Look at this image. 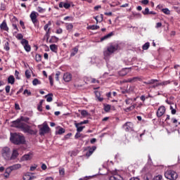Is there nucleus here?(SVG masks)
<instances>
[{
	"label": "nucleus",
	"instance_id": "obj_1",
	"mask_svg": "<svg viewBox=\"0 0 180 180\" xmlns=\"http://www.w3.org/2000/svg\"><path fill=\"white\" fill-rule=\"evenodd\" d=\"M23 122H29V117H20L11 123V127H15L16 129H20L24 133H28V134L36 135L37 134V129H32L30 126Z\"/></svg>",
	"mask_w": 180,
	"mask_h": 180
},
{
	"label": "nucleus",
	"instance_id": "obj_2",
	"mask_svg": "<svg viewBox=\"0 0 180 180\" xmlns=\"http://www.w3.org/2000/svg\"><path fill=\"white\" fill-rule=\"evenodd\" d=\"M10 141L17 146L25 144V136L18 133L11 134Z\"/></svg>",
	"mask_w": 180,
	"mask_h": 180
},
{
	"label": "nucleus",
	"instance_id": "obj_3",
	"mask_svg": "<svg viewBox=\"0 0 180 180\" xmlns=\"http://www.w3.org/2000/svg\"><path fill=\"white\" fill-rule=\"evenodd\" d=\"M119 49V44H110L109 46H108L107 50L104 51L103 54L105 57H109L111 54H113L115 51H117Z\"/></svg>",
	"mask_w": 180,
	"mask_h": 180
},
{
	"label": "nucleus",
	"instance_id": "obj_4",
	"mask_svg": "<svg viewBox=\"0 0 180 180\" xmlns=\"http://www.w3.org/2000/svg\"><path fill=\"white\" fill-rule=\"evenodd\" d=\"M11 148L8 146H5L2 148L1 150V157L5 160V161H11Z\"/></svg>",
	"mask_w": 180,
	"mask_h": 180
},
{
	"label": "nucleus",
	"instance_id": "obj_5",
	"mask_svg": "<svg viewBox=\"0 0 180 180\" xmlns=\"http://www.w3.org/2000/svg\"><path fill=\"white\" fill-rule=\"evenodd\" d=\"M165 176L167 179L176 180L178 179V173L174 170H167L165 172Z\"/></svg>",
	"mask_w": 180,
	"mask_h": 180
},
{
	"label": "nucleus",
	"instance_id": "obj_6",
	"mask_svg": "<svg viewBox=\"0 0 180 180\" xmlns=\"http://www.w3.org/2000/svg\"><path fill=\"white\" fill-rule=\"evenodd\" d=\"M37 16H39V13L36 11H32L30 15V18L34 26L39 23V20H37Z\"/></svg>",
	"mask_w": 180,
	"mask_h": 180
},
{
	"label": "nucleus",
	"instance_id": "obj_7",
	"mask_svg": "<svg viewBox=\"0 0 180 180\" xmlns=\"http://www.w3.org/2000/svg\"><path fill=\"white\" fill-rule=\"evenodd\" d=\"M22 168V165L18 163L15 165H13L12 166H10L6 169V172H8V174H11L12 171H16L18 169H20Z\"/></svg>",
	"mask_w": 180,
	"mask_h": 180
},
{
	"label": "nucleus",
	"instance_id": "obj_8",
	"mask_svg": "<svg viewBox=\"0 0 180 180\" xmlns=\"http://www.w3.org/2000/svg\"><path fill=\"white\" fill-rule=\"evenodd\" d=\"M21 44L23 46L27 53H30V51H31L32 47H30V45L29 44V41L27 39H22L21 40Z\"/></svg>",
	"mask_w": 180,
	"mask_h": 180
},
{
	"label": "nucleus",
	"instance_id": "obj_9",
	"mask_svg": "<svg viewBox=\"0 0 180 180\" xmlns=\"http://www.w3.org/2000/svg\"><path fill=\"white\" fill-rule=\"evenodd\" d=\"M49 26H51V21H49L44 27V30L46 32L45 37L47 40L50 38V28H49Z\"/></svg>",
	"mask_w": 180,
	"mask_h": 180
},
{
	"label": "nucleus",
	"instance_id": "obj_10",
	"mask_svg": "<svg viewBox=\"0 0 180 180\" xmlns=\"http://www.w3.org/2000/svg\"><path fill=\"white\" fill-rule=\"evenodd\" d=\"M123 129L125 131H132V130L134 129V125H133V123L131 122H127L123 126Z\"/></svg>",
	"mask_w": 180,
	"mask_h": 180
},
{
	"label": "nucleus",
	"instance_id": "obj_11",
	"mask_svg": "<svg viewBox=\"0 0 180 180\" xmlns=\"http://www.w3.org/2000/svg\"><path fill=\"white\" fill-rule=\"evenodd\" d=\"M19 157V151L18 149L13 150V152L11 153L10 156V161H13L14 160H16Z\"/></svg>",
	"mask_w": 180,
	"mask_h": 180
},
{
	"label": "nucleus",
	"instance_id": "obj_12",
	"mask_svg": "<svg viewBox=\"0 0 180 180\" xmlns=\"http://www.w3.org/2000/svg\"><path fill=\"white\" fill-rule=\"evenodd\" d=\"M49 130H50V127H49V125L45 124L39 129V134L40 136H44L46 133H49Z\"/></svg>",
	"mask_w": 180,
	"mask_h": 180
},
{
	"label": "nucleus",
	"instance_id": "obj_13",
	"mask_svg": "<svg viewBox=\"0 0 180 180\" xmlns=\"http://www.w3.org/2000/svg\"><path fill=\"white\" fill-rule=\"evenodd\" d=\"M164 113H165V107L160 106L157 111L158 117H161V116H162Z\"/></svg>",
	"mask_w": 180,
	"mask_h": 180
},
{
	"label": "nucleus",
	"instance_id": "obj_14",
	"mask_svg": "<svg viewBox=\"0 0 180 180\" xmlns=\"http://www.w3.org/2000/svg\"><path fill=\"white\" fill-rule=\"evenodd\" d=\"M63 79L65 82H70L72 79V75L70 73L66 72L63 75Z\"/></svg>",
	"mask_w": 180,
	"mask_h": 180
},
{
	"label": "nucleus",
	"instance_id": "obj_15",
	"mask_svg": "<svg viewBox=\"0 0 180 180\" xmlns=\"http://www.w3.org/2000/svg\"><path fill=\"white\" fill-rule=\"evenodd\" d=\"M33 155H32V153H28V154H26V155H24L21 160L22 161H29L30 160H32Z\"/></svg>",
	"mask_w": 180,
	"mask_h": 180
},
{
	"label": "nucleus",
	"instance_id": "obj_16",
	"mask_svg": "<svg viewBox=\"0 0 180 180\" xmlns=\"http://www.w3.org/2000/svg\"><path fill=\"white\" fill-rule=\"evenodd\" d=\"M59 8H65V9H70V8H71V4H70V3L60 2L59 4Z\"/></svg>",
	"mask_w": 180,
	"mask_h": 180
},
{
	"label": "nucleus",
	"instance_id": "obj_17",
	"mask_svg": "<svg viewBox=\"0 0 180 180\" xmlns=\"http://www.w3.org/2000/svg\"><path fill=\"white\" fill-rule=\"evenodd\" d=\"M96 150V146H92L89 148V150L86 153V157H91V154H94V151Z\"/></svg>",
	"mask_w": 180,
	"mask_h": 180
},
{
	"label": "nucleus",
	"instance_id": "obj_18",
	"mask_svg": "<svg viewBox=\"0 0 180 180\" xmlns=\"http://www.w3.org/2000/svg\"><path fill=\"white\" fill-rule=\"evenodd\" d=\"M0 29H1V30H5L6 32L9 30V27H8V25H6V20H4L3 22L0 25Z\"/></svg>",
	"mask_w": 180,
	"mask_h": 180
},
{
	"label": "nucleus",
	"instance_id": "obj_19",
	"mask_svg": "<svg viewBox=\"0 0 180 180\" xmlns=\"http://www.w3.org/2000/svg\"><path fill=\"white\" fill-rule=\"evenodd\" d=\"M109 180H124L123 177H122L119 174H115L114 176H111Z\"/></svg>",
	"mask_w": 180,
	"mask_h": 180
},
{
	"label": "nucleus",
	"instance_id": "obj_20",
	"mask_svg": "<svg viewBox=\"0 0 180 180\" xmlns=\"http://www.w3.org/2000/svg\"><path fill=\"white\" fill-rule=\"evenodd\" d=\"M75 127L77 128V133H81V131H82V130H84L85 127H79L81 126V124L79 123H75Z\"/></svg>",
	"mask_w": 180,
	"mask_h": 180
},
{
	"label": "nucleus",
	"instance_id": "obj_21",
	"mask_svg": "<svg viewBox=\"0 0 180 180\" xmlns=\"http://www.w3.org/2000/svg\"><path fill=\"white\" fill-rule=\"evenodd\" d=\"M129 68H124L122 69L120 72V75H121V77H124V75H127V73L129 72Z\"/></svg>",
	"mask_w": 180,
	"mask_h": 180
},
{
	"label": "nucleus",
	"instance_id": "obj_22",
	"mask_svg": "<svg viewBox=\"0 0 180 180\" xmlns=\"http://www.w3.org/2000/svg\"><path fill=\"white\" fill-rule=\"evenodd\" d=\"M50 50L53 53H57V50H58V46L56 44H51L49 46Z\"/></svg>",
	"mask_w": 180,
	"mask_h": 180
},
{
	"label": "nucleus",
	"instance_id": "obj_23",
	"mask_svg": "<svg viewBox=\"0 0 180 180\" xmlns=\"http://www.w3.org/2000/svg\"><path fill=\"white\" fill-rule=\"evenodd\" d=\"M8 84H11V85H13L15 84V77L13 75H10L8 78Z\"/></svg>",
	"mask_w": 180,
	"mask_h": 180
},
{
	"label": "nucleus",
	"instance_id": "obj_24",
	"mask_svg": "<svg viewBox=\"0 0 180 180\" xmlns=\"http://www.w3.org/2000/svg\"><path fill=\"white\" fill-rule=\"evenodd\" d=\"M112 36H113V32H110L107 35H105V36L103 37L102 38H101V41H103V40H106L108 39H110V37H112Z\"/></svg>",
	"mask_w": 180,
	"mask_h": 180
},
{
	"label": "nucleus",
	"instance_id": "obj_25",
	"mask_svg": "<svg viewBox=\"0 0 180 180\" xmlns=\"http://www.w3.org/2000/svg\"><path fill=\"white\" fill-rule=\"evenodd\" d=\"M95 95H96L97 99L99 101V102H102V101H103V98H101V92L96 91Z\"/></svg>",
	"mask_w": 180,
	"mask_h": 180
},
{
	"label": "nucleus",
	"instance_id": "obj_26",
	"mask_svg": "<svg viewBox=\"0 0 180 180\" xmlns=\"http://www.w3.org/2000/svg\"><path fill=\"white\" fill-rule=\"evenodd\" d=\"M73 28H74V25H72V23H66L67 30H68L69 32H71V30H72Z\"/></svg>",
	"mask_w": 180,
	"mask_h": 180
},
{
	"label": "nucleus",
	"instance_id": "obj_27",
	"mask_svg": "<svg viewBox=\"0 0 180 180\" xmlns=\"http://www.w3.org/2000/svg\"><path fill=\"white\" fill-rule=\"evenodd\" d=\"M87 29L89 30H98V29H99V26L98 25H90V26L87 27Z\"/></svg>",
	"mask_w": 180,
	"mask_h": 180
},
{
	"label": "nucleus",
	"instance_id": "obj_28",
	"mask_svg": "<svg viewBox=\"0 0 180 180\" xmlns=\"http://www.w3.org/2000/svg\"><path fill=\"white\" fill-rule=\"evenodd\" d=\"M103 108H104L105 112H108L112 108V105H110L109 104H104Z\"/></svg>",
	"mask_w": 180,
	"mask_h": 180
},
{
	"label": "nucleus",
	"instance_id": "obj_29",
	"mask_svg": "<svg viewBox=\"0 0 180 180\" xmlns=\"http://www.w3.org/2000/svg\"><path fill=\"white\" fill-rule=\"evenodd\" d=\"M155 82H158V79H150L145 82V84H146V85H151V84H154Z\"/></svg>",
	"mask_w": 180,
	"mask_h": 180
},
{
	"label": "nucleus",
	"instance_id": "obj_30",
	"mask_svg": "<svg viewBox=\"0 0 180 180\" xmlns=\"http://www.w3.org/2000/svg\"><path fill=\"white\" fill-rule=\"evenodd\" d=\"M77 53H78V48L75 47L73 49V51L71 52L70 57H74V56H75Z\"/></svg>",
	"mask_w": 180,
	"mask_h": 180
},
{
	"label": "nucleus",
	"instance_id": "obj_31",
	"mask_svg": "<svg viewBox=\"0 0 180 180\" xmlns=\"http://www.w3.org/2000/svg\"><path fill=\"white\" fill-rule=\"evenodd\" d=\"M40 84H41V82H40V80H39L38 79H34L32 81V85L34 86L40 85Z\"/></svg>",
	"mask_w": 180,
	"mask_h": 180
},
{
	"label": "nucleus",
	"instance_id": "obj_32",
	"mask_svg": "<svg viewBox=\"0 0 180 180\" xmlns=\"http://www.w3.org/2000/svg\"><path fill=\"white\" fill-rule=\"evenodd\" d=\"M143 50H148L150 49V42H146L142 46Z\"/></svg>",
	"mask_w": 180,
	"mask_h": 180
},
{
	"label": "nucleus",
	"instance_id": "obj_33",
	"mask_svg": "<svg viewBox=\"0 0 180 180\" xmlns=\"http://www.w3.org/2000/svg\"><path fill=\"white\" fill-rule=\"evenodd\" d=\"M37 11L39 13H44V12H46V8H43L41 6H38L37 8Z\"/></svg>",
	"mask_w": 180,
	"mask_h": 180
},
{
	"label": "nucleus",
	"instance_id": "obj_34",
	"mask_svg": "<svg viewBox=\"0 0 180 180\" xmlns=\"http://www.w3.org/2000/svg\"><path fill=\"white\" fill-rule=\"evenodd\" d=\"M32 179H33V177H32L30 174H27L23 176V180H32Z\"/></svg>",
	"mask_w": 180,
	"mask_h": 180
},
{
	"label": "nucleus",
	"instance_id": "obj_35",
	"mask_svg": "<svg viewBox=\"0 0 180 180\" xmlns=\"http://www.w3.org/2000/svg\"><path fill=\"white\" fill-rule=\"evenodd\" d=\"M162 12H163V13H165V15H170L171 13V11L168 8L162 9Z\"/></svg>",
	"mask_w": 180,
	"mask_h": 180
},
{
	"label": "nucleus",
	"instance_id": "obj_36",
	"mask_svg": "<svg viewBox=\"0 0 180 180\" xmlns=\"http://www.w3.org/2000/svg\"><path fill=\"white\" fill-rule=\"evenodd\" d=\"M143 15H150V9L148 8H146L144 11H142Z\"/></svg>",
	"mask_w": 180,
	"mask_h": 180
},
{
	"label": "nucleus",
	"instance_id": "obj_37",
	"mask_svg": "<svg viewBox=\"0 0 180 180\" xmlns=\"http://www.w3.org/2000/svg\"><path fill=\"white\" fill-rule=\"evenodd\" d=\"M35 60L37 63L41 61V56L40 54H37L35 56Z\"/></svg>",
	"mask_w": 180,
	"mask_h": 180
},
{
	"label": "nucleus",
	"instance_id": "obj_38",
	"mask_svg": "<svg viewBox=\"0 0 180 180\" xmlns=\"http://www.w3.org/2000/svg\"><path fill=\"white\" fill-rule=\"evenodd\" d=\"M63 133H65V129L63 128H60L59 130L57 131V134H63Z\"/></svg>",
	"mask_w": 180,
	"mask_h": 180
},
{
	"label": "nucleus",
	"instance_id": "obj_39",
	"mask_svg": "<svg viewBox=\"0 0 180 180\" xmlns=\"http://www.w3.org/2000/svg\"><path fill=\"white\" fill-rule=\"evenodd\" d=\"M4 49L6 51H9V50L11 49V48H9V42L7 41L5 43Z\"/></svg>",
	"mask_w": 180,
	"mask_h": 180
},
{
	"label": "nucleus",
	"instance_id": "obj_40",
	"mask_svg": "<svg viewBox=\"0 0 180 180\" xmlns=\"http://www.w3.org/2000/svg\"><path fill=\"white\" fill-rule=\"evenodd\" d=\"M16 39H18V40H23V34H18L16 35Z\"/></svg>",
	"mask_w": 180,
	"mask_h": 180
},
{
	"label": "nucleus",
	"instance_id": "obj_41",
	"mask_svg": "<svg viewBox=\"0 0 180 180\" xmlns=\"http://www.w3.org/2000/svg\"><path fill=\"white\" fill-rule=\"evenodd\" d=\"M82 116H88L89 113L86 110H82L81 111Z\"/></svg>",
	"mask_w": 180,
	"mask_h": 180
},
{
	"label": "nucleus",
	"instance_id": "obj_42",
	"mask_svg": "<svg viewBox=\"0 0 180 180\" xmlns=\"http://www.w3.org/2000/svg\"><path fill=\"white\" fill-rule=\"evenodd\" d=\"M134 109V105H131L125 109V112H130V110H133Z\"/></svg>",
	"mask_w": 180,
	"mask_h": 180
},
{
	"label": "nucleus",
	"instance_id": "obj_43",
	"mask_svg": "<svg viewBox=\"0 0 180 180\" xmlns=\"http://www.w3.org/2000/svg\"><path fill=\"white\" fill-rule=\"evenodd\" d=\"M60 75H61V72H57L56 74V81H60V79H59Z\"/></svg>",
	"mask_w": 180,
	"mask_h": 180
},
{
	"label": "nucleus",
	"instance_id": "obj_44",
	"mask_svg": "<svg viewBox=\"0 0 180 180\" xmlns=\"http://www.w3.org/2000/svg\"><path fill=\"white\" fill-rule=\"evenodd\" d=\"M24 95H27V96H30V95H32V92L29 91V90L25 89L23 92Z\"/></svg>",
	"mask_w": 180,
	"mask_h": 180
},
{
	"label": "nucleus",
	"instance_id": "obj_45",
	"mask_svg": "<svg viewBox=\"0 0 180 180\" xmlns=\"http://www.w3.org/2000/svg\"><path fill=\"white\" fill-rule=\"evenodd\" d=\"M49 79L51 86H53V85H54V83L53 82V77L49 76Z\"/></svg>",
	"mask_w": 180,
	"mask_h": 180
},
{
	"label": "nucleus",
	"instance_id": "obj_46",
	"mask_svg": "<svg viewBox=\"0 0 180 180\" xmlns=\"http://www.w3.org/2000/svg\"><path fill=\"white\" fill-rule=\"evenodd\" d=\"M25 76H26V78H30L31 75H30V71L29 70H26L25 71Z\"/></svg>",
	"mask_w": 180,
	"mask_h": 180
},
{
	"label": "nucleus",
	"instance_id": "obj_47",
	"mask_svg": "<svg viewBox=\"0 0 180 180\" xmlns=\"http://www.w3.org/2000/svg\"><path fill=\"white\" fill-rule=\"evenodd\" d=\"M15 77L16 79H20V77H19V72H18V70L15 71Z\"/></svg>",
	"mask_w": 180,
	"mask_h": 180
},
{
	"label": "nucleus",
	"instance_id": "obj_48",
	"mask_svg": "<svg viewBox=\"0 0 180 180\" xmlns=\"http://www.w3.org/2000/svg\"><path fill=\"white\" fill-rule=\"evenodd\" d=\"M6 94H9V92H11V86L8 85L6 86Z\"/></svg>",
	"mask_w": 180,
	"mask_h": 180
},
{
	"label": "nucleus",
	"instance_id": "obj_49",
	"mask_svg": "<svg viewBox=\"0 0 180 180\" xmlns=\"http://www.w3.org/2000/svg\"><path fill=\"white\" fill-rule=\"evenodd\" d=\"M41 168L43 171H46V169H47V165H46V164H42Z\"/></svg>",
	"mask_w": 180,
	"mask_h": 180
},
{
	"label": "nucleus",
	"instance_id": "obj_50",
	"mask_svg": "<svg viewBox=\"0 0 180 180\" xmlns=\"http://www.w3.org/2000/svg\"><path fill=\"white\" fill-rule=\"evenodd\" d=\"M37 168V165H34V166L30 167V171H34Z\"/></svg>",
	"mask_w": 180,
	"mask_h": 180
},
{
	"label": "nucleus",
	"instance_id": "obj_51",
	"mask_svg": "<svg viewBox=\"0 0 180 180\" xmlns=\"http://www.w3.org/2000/svg\"><path fill=\"white\" fill-rule=\"evenodd\" d=\"M59 174L60 175H64V174H65V170L64 169H61L59 170Z\"/></svg>",
	"mask_w": 180,
	"mask_h": 180
},
{
	"label": "nucleus",
	"instance_id": "obj_52",
	"mask_svg": "<svg viewBox=\"0 0 180 180\" xmlns=\"http://www.w3.org/2000/svg\"><path fill=\"white\" fill-rule=\"evenodd\" d=\"M0 9H1V11H5V9H6V7L5 6V5L4 4H1Z\"/></svg>",
	"mask_w": 180,
	"mask_h": 180
},
{
	"label": "nucleus",
	"instance_id": "obj_53",
	"mask_svg": "<svg viewBox=\"0 0 180 180\" xmlns=\"http://www.w3.org/2000/svg\"><path fill=\"white\" fill-rule=\"evenodd\" d=\"M56 33L57 34H61V33H63V29L59 28L56 30Z\"/></svg>",
	"mask_w": 180,
	"mask_h": 180
},
{
	"label": "nucleus",
	"instance_id": "obj_54",
	"mask_svg": "<svg viewBox=\"0 0 180 180\" xmlns=\"http://www.w3.org/2000/svg\"><path fill=\"white\" fill-rule=\"evenodd\" d=\"M15 109L16 110H20V106H19V104H18V103L15 104Z\"/></svg>",
	"mask_w": 180,
	"mask_h": 180
},
{
	"label": "nucleus",
	"instance_id": "obj_55",
	"mask_svg": "<svg viewBox=\"0 0 180 180\" xmlns=\"http://www.w3.org/2000/svg\"><path fill=\"white\" fill-rule=\"evenodd\" d=\"M13 27L14 30L19 32V29L18 28V25H16V24H13Z\"/></svg>",
	"mask_w": 180,
	"mask_h": 180
},
{
	"label": "nucleus",
	"instance_id": "obj_56",
	"mask_svg": "<svg viewBox=\"0 0 180 180\" xmlns=\"http://www.w3.org/2000/svg\"><path fill=\"white\" fill-rule=\"evenodd\" d=\"M154 180H162V176L158 175L155 178Z\"/></svg>",
	"mask_w": 180,
	"mask_h": 180
},
{
	"label": "nucleus",
	"instance_id": "obj_57",
	"mask_svg": "<svg viewBox=\"0 0 180 180\" xmlns=\"http://www.w3.org/2000/svg\"><path fill=\"white\" fill-rule=\"evenodd\" d=\"M103 20V15L101 14L100 16H98V22H102Z\"/></svg>",
	"mask_w": 180,
	"mask_h": 180
},
{
	"label": "nucleus",
	"instance_id": "obj_58",
	"mask_svg": "<svg viewBox=\"0 0 180 180\" xmlns=\"http://www.w3.org/2000/svg\"><path fill=\"white\" fill-rule=\"evenodd\" d=\"M87 123H89V121L88 120L79 122V124H87Z\"/></svg>",
	"mask_w": 180,
	"mask_h": 180
},
{
	"label": "nucleus",
	"instance_id": "obj_59",
	"mask_svg": "<svg viewBox=\"0 0 180 180\" xmlns=\"http://www.w3.org/2000/svg\"><path fill=\"white\" fill-rule=\"evenodd\" d=\"M20 25L21 27H22V29H25V22H23V21L20 20Z\"/></svg>",
	"mask_w": 180,
	"mask_h": 180
},
{
	"label": "nucleus",
	"instance_id": "obj_60",
	"mask_svg": "<svg viewBox=\"0 0 180 180\" xmlns=\"http://www.w3.org/2000/svg\"><path fill=\"white\" fill-rule=\"evenodd\" d=\"M141 4L143 5H148V0H142Z\"/></svg>",
	"mask_w": 180,
	"mask_h": 180
},
{
	"label": "nucleus",
	"instance_id": "obj_61",
	"mask_svg": "<svg viewBox=\"0 0 180 180\" xmlns=\"http://www.w3.org/2000/svg\"><path fill=\"white\" fill-rule=\"evenodd\" d=\"M79 137H81V134L79 132L76 133L75 139H79Z\"/></svg>",
	"mask_w": 180,
	"mask_h": 180
},
{
	"label": "nucleus",
	"instance_id": "obj_62",
	"mask_svg": "<svg viewBox=\"0 0 180 180\" xmlns=\"http://www.w3.org/2000/svg\"><path fill=\"white\" fill-rule=\"evenodd\" d=\"M46 101L48 102H52L53 101V97H51V96L47 97Z\"/></svg>",
	"mask_w": 180,
	"mask_h": 180
},
{
	"label": "nucleus",
	"instance_id": "obj_63",
	"mask_svg": "<svg viewBox=\"0 0 180 180\" xmlns=\"http://www.w3.org/2000/svg\"><path fill=\"white\" fill-rule=\"evenodd\" d=\"M101 8H102L101 6H96L94 7V10H95V11H98V9H101Z\"/></svg>",
	"mask_w": 180,
	"mask_h": 180
},
{
	"label": "nucleus",
	"instance_id": "obj_64",
	"mask_svg": "<svg viewBox=\"0 0 180 180\" xmlns=\"http://www.w3.org/2000/svg\"><path fill=\"white\" fill-rule=\"evenodd\" d=\"M161 26H162V23H161V22H158L156 24V27H161Z\"/></svg>",
	"mask_w": 180,
	"mask_h": 180
}]
</instances>
